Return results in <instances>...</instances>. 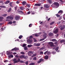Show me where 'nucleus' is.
<instances>
[{
	"label": "nucleus",
	"mask_w": 65,
	"mask_h": 65,
	"mask_svg": "<svg viewBox=\"0 0 65 65\" xmlns=\"http://www.w3.org/2000/svg\"><path fill=\"white\" fill-rule=\"evenodd\" d=\"M33 38L32 36H31L29 37H27V42L28 44H31L32 43V38Z\"/></svg>",
	"instance_id": "nucleus-1"
},
{
	"label": "nucleus",
	"mask_w": 65,
	"mask_h": 65,
	"mask_svg": "<svg viewBox=\"0 0 65 65\" xmlns=\"http://www.w3.org/2000/svg\"><path fill=\"white\" fill-rule=\"evenodd\" d=\"M48 44H49V46H48V48L49 49L52 48V47H53V45H54V44L53 43V42H50L48 43Z\"/></svg>",
	"instance_id": "nucleus-2"
},
{
	"label": "nucleus",
	"mask_w": 65,
	"mask_h": 65,
	"mask_svg": "<svg viewBox=\"0 0 65 65\" xmlns=\"http://www.w3.org/2000/svg\"><path fill=\"white\" fill-rule=\"evenodd\" d=\"M17 58H15L13 60V61H14V63H18L19 61H20V58H18V60H17Z\"/></svg>",
	"instance_id": "nucleus-3"
},
{
	"label": "nucleus",
	"mask_w": 65,
	"mask_h": 65,
	"mask_svg": "<svg viewBox=\"0 0 65 65\" xmlns=\"http://www.w3.org/2000/svg\"><path fill=\"white\" fill-rule=\"evenodd\" d=\"M54 4L55 6V7L56 8H58L59 6V4L57 2H55L54 3Z\"/></svg>",
	"instance_id": "nucleus-4"
},
{
	"label": "nucleus",
	"mask_w": 65,
	"mask_h": 65,
	"mask_svg": "<svg viewBox=\"0 0 65 65\" xmlns=\"http://www.w3.org/2000/svg\"><path fill=\"white\" fill-rule=\"evenodd\" d=\"M60 29L61 30H62L64 29H65V25H63V26H62V25H61L60 26Z\"/></svg>",
	"instance_id": "nucleus-5"
},
{
	"label": "nucleus",
	"mask_w": 65,
	"mask_h": 65,
	"mask_svg": "<svg viewBox=\"0 0 65 65\" xmlns=\"http://www.w3.org/2000/svg\"><path fill=\"white\" fill-rule=\"evenodd\" d=\"M43 37V39H40V41H42V40H44V39H45L46 38V35H44Z\"/></svg>",
	"instance_id": "nucleus-6"
},
{
	"label": "nucleus",
	"mask_w": 65,
	"mask_h": 65,
	"mask_svg": "<svg viewBox=\"0 0 65 65\" xmlns=\"http://www.w3.org/2000/svg\"><path fill=\"white\" fill-rule=\"evenodd\" d=\"M46 53H47V54L50 55L51 54V52H50V51H47L44 53V54L45 55Z\"/></svg>",
	"instance_id": "nucleus-7"
},
{
	"label": "nucleus",
	"mask_w": 65,
	"mask_h": 65,
	"mask_svg": "<svg viewBox=\"0 0 65 65\" xmlns=\"http://www.w3.org/2000/svg\"><path fill=\"white\" fill-rule=\"evenodd\" d=\"M54 30H55L53 31L54 33L56 34L58 32V29H56V28H54Z\"/></svg>",
	"instance_id": "nucleus-8"
},
{
	"label": "nucleus",
	"mask_w": 65,
	"mask_h": 65,
	"mask_svg": "<svg viewBox=\"0 0 65 65\" xmlns=\"http://www.w3.org/2000/svg\"><path fill=\"white\" fill-rule=\"evenodd\" d=\"M34 45H35V46H39L40 45V44L39 43H34Z\"/></svg>",
	"instance_id": "nucleus-9"
},
{
	"label": "nucleus",
	"mask_w": 65,
	"mask_h": 65,
	"mask_svg": "<svg viewBox=\"0 0 65 65\" xmlns=\"http://www.w3.org/2000/svg\"><path fill=\"white\" fill-rule=\"evenodd\" d=\"M19 50V48H18L15 47L11 50V51H17L18 50Z\"/></svg>",
	"instance_id": "nucleus-10"
},
{
	"label": "nucleus",
	"mask_w": 65,
	"mask_h": 65,
	"mask_svg": "<svg viewBox=\"0 0 65 65\" xmlns=\"http://www.w3.org/2000/svg\"><path fill=\"white\" fill-rule=\"evenodd\" d=\"M7 19H11V20H13V17H10V16H8L7 17Z\"/></svg>",
	"instance_id": "nucleus-11"
},
{
	"label": "nucleus",
	"mask_w": 65,
	"mask_h": 65,
	"mask_svg": "<svg viewBox=\"0 0 65 65\" xmlns=\"http://www.w3.org/2000/svg\"><path fill=\"white\" fill-rule=\"evenodd\" d=\"M20 17L19 16H16L15 18V20H19V19H20Z\"/></svg>",
	"instance_id": "nucleus-12"
},
{
	"label": "nucleus",
	"mask_w": 65,
	"mask_h": 65,
	"mask_svg": "<svg viewBox=\"0 0 65 65\" xmlns=\"http://www.w3.org/2000/svg\"><path fill=\"white\" fill-rule=\"evenodd\" d=\"M35 6H41V4L37 3L35 5Z\"/></svg>",
	"instance_id": "nucleus-13"
},
{
	"label": "nucleus",
	"mask_w": 65,
	"mask_h": 65,
	"mask_svg": "<svg viewBox=\"0 0 65 65\" xmlns=\"http://www.w3.org/2000/svg\"><path fill=\"white\" fill-rule=\"evenodd\" d=\"M58 49H59V47H57L56 48H55V51H56L57 52L59 53L60 51L59 50H58Z\"/></svg>",
	"instance_id": "nucleus-14"
},
{
	"label": "nucleus",
	"mask_w": 65,
	"mask_h": 65,
	"mask_svg": "<svg viewBox=\"0 0 65 65\" xmlns=\"http://www.w3.org/2000/svg\"><path fill=\"white\" fill-rule=\"evenodd\" d=\"M43 61V59L41 58L40 59V60L38 62V63H40L41 62V61Z\"/></svg>",
	"instance_id": "nucleus-15"
},
{
	"label": "nucleus",
	"mask_w": 65,
	"mask_h": 65,
	"mask_svg": "<svg viewBox=\"0 0 65 65\" xmlns=\"http://www.w3.org/2000/svg\"><path fill=\"white\" fill-rule=\"evenodd\" d=\"M48 35L50 36H53V34L51 32H50L48 34Z\"/></svg>",
	"instance_id": "nucleus-16"
},
{
	"label": "nucleus",
	"mask_w": 65,
	"mask_h": 65,
	"mask_svg": "<svg viewBox=\"0 0 65 65\" xmlns=\"http://www.w3.org/2000/svg\"><path fill=\"white\" fill-rule=\"evenodd\" d=\"M65 41V40H60V43H62L63 42H64Z\"/></svg>",
	"instance_id": "nucleus-17"
},
{
	"label": "nucleus",
	"mask_w": 65,
	"mask_h": 65,
	"mask_svg": "<svg viewBox=\"0 0 65 65\" xmlns=\"http://www.w3.org/2000/svg\"><path fill=\"white\" fill-rule=\"evenodd\" d=\"M10 2V1H7L5 2V4H8Z\"/></svg>",
	"instance_id": "nucleus-18"
},
{
	"label": "nucleus",
	"mask_w": 65,
	"mask_h": 65,
	"mask_svg": "<svg viewBox=\"0 0 65 65\" xmlns=\"http://www.w3.org/2000/svg\"><path fill=\"white\" fill-rule=\"evenodd\" d=\"M58 13H61V14L63 13V11L62 10H60L59 12Z\"/></svg>",
	"instance_id": "nucleus-19"
},
{
	"label": "nucleus",
	"mask_w": 65,
	"mask_h": 65,
	"mask_svg": "<svg viewBox=\"0 0 65 65\" xmlns=\"http://www.w3.org/2000/svg\"><path fill=\"white\" fill-rule=\"evenodd\" d=\"M48 58V56L47 55H46L44 57V59H47Z\"/></svg>",
	"instance_id": "nucleus-20"
},
{
	"label": "nucleus",
	"mask_w": 65,
	"mask_h": 65,
	"mask_svg": "<svg viewBox=\"0 0 65 65\" xmlns=\"http://www.w3.org/2000/svg\"><path fill=\"white\" fill-rule=\"evenodd\" d=\"M51 41H53V42H55L57 40H56L55 39H52L51 40Z\"/></svg>",
	"instance_id": "nucleus-21"
},
{
	"label": "nucleus",
	"mask_w": 65,
	"mask_h": 65,
	"mask_svg": "<svg viewBox=\"0 0 65 65\" xmlns=\"http://www.w3.org/2000/svg\"><path fill=\"white\" fill-rule=\"evenodd\" d=\"M19 58H21V59H23V58H24V56L23 55H22L19 56Z\"/></svg>",
	"instance_id": "nucleus-22"
},
{
	"label": "nucleus",
	"mask_w": 65,
	"mask_h": 65,
	"mask_svg": "<svg viewBox=\"0 0 65 65\" xmlns=\"http://www.w3.org/2000/svg\"><path fill=\"white\" fill-rule=\"evenodd\" d=\"M7 14H5L3 15H2V16H3L4 17H6V16H7Z\"/></svg>",
	"instance_id": "nucleus-23"
},
{
	"label": "nucleus",
	"mask_w": 65,
	"mask_h": 65,
	"mask_svg": "<svg viewBox=\"0 0 65 65\" xmlns=\"http://www.w3.org/2000/svg\"><path fill=\"white\" fill-rule=\"evenodd\" d=\"M44 7L45 8H48V5H44Z\"/></svg>",
	"instance_id": "nucleus-24"
},
{
	"label": "nucleus",
	"mask_w": 65,
	"mask_h": 65,
	"mask_svg": "<svg viewBox=\"0 0 65 65\" xmlns=\"http://www.w3.org/2000/svg\"><path fill=\"white\" fill-rule=\"evenodd\" d=\"M26 2L24 1L22 3V4L23 5H25V4H26Z\"/></svg>",
	"instance_id": "nucleus-25"
},
{
	"label": "nucleus",
	"mask_w": 65,
	"mask_h": 65,
	"mask_svg": "<svg viewBox=\"0 0 65 65\" xmlns=\"http://www.w3.org/2000/svg\"><path fill=\"white\" fill-rule=\"evenodd\" d=\"M31 46H32V45L31 44L28 45H27V47H31Z\"/></svg>",
	"instance_id": "nucleus-26"
},
{
	"label": "nucleus",
	"mask_w": 65,
	"mask_h": 65,
	"mask_svg": "<svg viewBox=\"0 0 65 65\" xmlns=\"http://www.w3.org/2000/svg\"><path fill=\"white\" fill-rule=\"evenodd\" d=\"M12 21H11L8 22V24H10V25H11L12 24Z\"/></svg>",
	"instance_id": "nucleus-27"
},
{
	"label": "nucleus",
	"mask_w": 65,
	"mask_h": 65,
	"mask_svg": "<svg viewBox=\"0 0 65 65\" xmlns=\"http://www.w3.org/2000/svg\"><path fill=\"white\" fill-rule=\"evenodd\" d=\"M11 8H10L9 9L8 11V12H10V11H11Z\"/></svg>",
	"instance_id": "nucleus-28"
},
{
	"label": "nucleus",
	"mask_w": 65,
	"mask_h": 65,
	"mask_svg": "<svg viewBox=\"0 0 65 65\" xmlns=\"http://www.w3.org/2000/svg\"><path fill=\"white\" fill-rule=\"evenodd\" d=\"M23 37V36L21 35H20L19 37V39H21L22 38V37Z\"/></svg>",
	"instance_id": "nucleus-29"
},
{
	"label": "nucleus",
	"mask_w": 65,
	"mask_h": 65,
	"mask_svg": "<svg viewBox=\"0 0 65 65\" xmlns=\"http://www.w3.org/2000/svg\"><path fill=\"white\" fill-rule=\"evenodd\" d=\"M20 9L21 10H24V7H20Z\"/></svg>",
	"instance_id": "nucleus-30"
},
{
	"label": "nucleus",
	"mask_w": 65,
	"mask_h": 65,
	"mask_svg": "<svg viewBox=\"0 0 65 65\" xmlns=\"http://www.w3.org/2000/svg\"><path fill=\"white\" fill-rule=\"evenodd\" d=\"M49 3H50V4H51V3H52V1L51 0H47Z\"/></svg>",
	"instance_id": "nucleus-31"
},
{
	"label": "nucleus",
	"mask_w": 65,
	"mask_h": 65,
	"mask_svg": "<svg viewBox=\"0 0 65 65\" xmlns=\"http://www.w3.org/2000/svg\"><path fill=\"white\" fill-rule=\"evenodd\" d=\"M55 23L54 22H53L51 23L50 24V25H53V24Z\"/></svg>",
	"instance_id": "nucleus-32"
},
{
	"label": "nucleus",
	"mask_w": 65,
	"mask_h": 65,
	"mask_svg": "<svg viewBox=\"0 0 65 65\" xmlns=\"http://www.w3.org/2000/svg\"><path fill=\"white\" fill-rule=\"evenodd\" d=\"M35 64V63H31L30 64H29V65H34Z\"/></svg>",
	"instance_id": "nucleus-33"
},
{
	"label": "nucleus",
	"mask_w": 65,
	"mask_h": 65,
	"mask_svg": "<svg viewBox=\"0 0 65 65\" xmlns=\"http://www.w3.org/2000/svg\"><path fill=\"white\" fill-rule=\"evenodd\" d=\"M26 6L28 8L30 7V4H27L26 5Z\"/></svg>",
	"instance_id": "nucleus-34"
},
{
	"label": "nucleus",
	"mask_w": 65,
	"mask_h": 65,
	"mask_svg": "<svg viewBox=\"0 0 65 65\" xmlns=\"http://www.w3.org/2000/svg\"><path fill=\"white\" fill-rule=\"evenodd\" d=\"M9 5L11 7H13L12 5V3L11 2L9 3Z\"/></svg>",
	"instance_id": "nucleus-35"
},
{
	"label": "nucleus",
	"mask_w": 65,
	"mask_h": 65,
	"mask_svg": "<svg viewBox=\"0 0 65 65\" xmlns=\"http://www.w3.org/2000/svg\"><path fill=\"white\" fill-rule=\"evenodd\" d=\"M4 19V18L3 17H2V16H0V19L1 20H3Z\"/></svg>",
	"instance_id": "nucleus-36"
},
{
	"label": "nucleus",
	"mask_w": 65,
	"mask_h": 65,
	"mask_svg": "<svg viewBox=\"0 0 65 65\" xmlns=\"http://www.w3.org/2000/svg\"><path fill=\"white\" fill-rule=\"evenodd\" d=\"M7 55H9L10 54V52H9L7 53Z\"/></svg>",
	"instance_id": "nucleus-37"
},
{
	"label": "nucleus",
	"mask_w": 65,
	"mask_h": 65,
	"mask_svg": "<svg viewBox=\"0 0 65 65\" xmlns=\"http://www.w3.org/2000/svg\"><path fill=\"white\" fill-rule=\"evenodd\" d=\"M28 55H29V56H31L32 55L31 54V53H29V52H28Z\"/></svg>",
	"instance_id": "nucleus-38"
},
{
	"label": "nucleus",
	"mask_w": 65,
	"mask_h": 65,
	"mask_svg": "<svg viewBox=\"0 0 65 65\" xmlns=\"http://www.w3.org/2000/svg\"><path fill=\"white\" fill-rule=\"evenodd\" d=\"M39 23L41 25H42V22H41V21H40L39 22Z\"/></svg>",
	"instance_id": "nucleus-39"
},
{
	"label": "nucleus",
	"mask_w": 65,
	"mask_h": 65,
	"mask_svg": "<svg viewBox=\"0 0 65 65\" xmlns=\"http://www.w3.org/2000/svg\"><path fill=\"white\" fill-rule=\"evenodd\" d=\"M44 47H42L40 49V50H44Z\"/></svg>",
	"instance_id": "nucleus-40"
},
{
	"label": "nucleus",
	"mask_w": 65,
	"mask_h": 65,
	"mask_svg": "<svg viewBox=\"0 0 65 65\" xmlns=\"http://www.w3.org/2000/svg\"><path fill=\"white\" fill-rule=\"evenodd\" d=\"M60 1L62 2H65V0H60Z\"/></svg>",
	"instance_id": "nucleus-41"
},
{
	"label": "nucleus",
	"mask_w": 65,
	"mask_h": 65,
	"mask_svg": "<svg viewBox=\"0 0 65 65\" xmlns=\"http://www.w3.org/2000/svg\"><path fill=\"white\" fill-rule=\"evenodd\" d=\"M28 52H29V53H30L31 54H33V53L32 51H29Z\"/></svg>",
	"instance_id": "nucleus-42"
},
{
	"label": "nucleus",
	"mask_w": 65,
	"mask_h": 65,
	"mask_svg": "<svg viewBox=\"0 0 65 65\" xmlns=\"http://www.w3.org/2000/svg\"><path fill=\"white\" fill-rule=\"evenodd\" d=\"M24 49L25 50H28V48L26 47H24Z\"/></svg>",
	"instance_id": "nucleus-43"
},
{
	"label": "nucleus",
	"mask_w": 65,
	"mask_h": 65,
	"mask_svg": "<svg viewBox=\"0 0 65 65\" xmlns=\"http://www.w3.org/2000/svg\"><path fill=\"white\" fill-rule=\"evenodd\" d=\"M57 17L58 18H59V17H60V15H58V14H57L56 15Z\"/></svg>",
	"instance_id": "nucleus-44"
},
{
	"label": "nucleus",
	"mask_w": 65,
	"mask_h": 65,
	"mask_svg": "<svg viewBox=\"0 0 65 65\" xmlns=\"http://www.w3.org/2000/svg\"><path fill=\"white\" fill-rule=\"evenodd\" d=\"M0 7H1V8H4V6H0Z\"/></svg>",
	"instance_id": "nucleus-45"
},
{
	"label": "nucleus",
	"mask_w": 65,
	"mask_h": 65,
	"mask_svg": "<svg viewBox=\"0 0 65 65\" xmlns=\"http://www.w3.org/2000/svg\"><path fill=\"white\" fill-rule=\"evenodd\" d=\"M22 12V11H18V12L20 14H21Z\"/></svg>",
	"instance_id": "nucleus-46"
},
{
	"label": "nucleus",
	"mask_w": 65,
	"mask_h": 65,
	"mask_svg": "<svg viewBox=\"0 0 65 65\" xmlns=\"http://www.w3.org/2000/svg\"><path fill=\"white\" fill-rule=\"evenodd\" d=\"M25 59H27L28 58V57L27 56H24V57Z\"/></svg>",
	"instance_id": "nucleus-47"
},
{
	"label": "nucleus",
	"mask_w": 65,
	"mask_h": 65,
	"mask_svg": "<svg viewBox=\"0 0 65 65\" xmlns=\"http://www.w3.org/2000/svg\"><path fill=\"white\" fill-rule=\"evenodd\" d=\"M35 36H36L37 37H38V36H39V35L37 34H36L35 35Z\"/></svg>",
	"instance_id": "nucleus-48"
},
{
	"label": "nucleus",
	"mask_w": 65,
	"mask_h": 65,
	"mask_svg": "<svg viewBox=\"0 0 65 65\" xmlns=\"http://www.w3.org/2000/svg\"><path fill=\"white\" fill-rule=\"evenodd\" d=\"M36 59H37V58H36V57H35L33 58V60H36Z\"/></svg>",
	"instance_id": "nucleus-49"
},
{
	"label": "nucleus",
	"mask_w": 65,
	"mask_h": 65,
	"mask_svg": "<svg viewBox=\"0 0 65 65\" xmlns=\"http://www.w3.org/2000/svg\"><path fill=\"white\" fill-rule=\"evenodd\" d=\"M25 64L26 65H28V61H26L25 62Z\"/></svg>",
	"instance_id": "nucleus-50"
},
{
	"label": "nucleus",
	"mask_w": 65,
	"mask_h": 65,
	"mask_svg": "<svg viewBox=\"0 0 65 65\" xmlns=\"http://www.w3.org/2000/svg\"><path fill=\"white\" fill-rule=\"evenodd\" d=\"M26 46V44H23V47H25V46Z\"/></svg>",
	"instance_id": "nucleus-51"
},
{
	"label": "nucleus",
	"mask_w": 65,
	"mask_h": 65,
	"mask_svg": "<svg viewBox=\"0 0 65 65\" xmlns=\"http://www.w3.org/2000/svg\"><path fill=\"white\" fill-rule=\"evenodd\" d=\"M20 54H25V53H24V52H21L20 53Z\"/></svg>",
	"instance_id": "nucleus-52"
},
{
	"label": "nucleus",
	"mask_w": 65,
	"mask_h": 65,
	"mask_svg": "<svg viewBox=\"0 0 65 65\" xmlns=\"http://www.w3.org/2000/svg\"><path fill=\"white\" fill-rule=\"evenodd\" d=\"M1 31H3L4 30V29H3V28H2L1 29Z\"/></svg>",
	"instance_id": "nucleus-53"
},
{
	"label": "nucleus",
	"mask_w": 65,
	"mask_h": 65,
	"mask_svg": "<svg viewBox=\"0 0 65 65\" xmlns=\"http://www.w3.org/2000/svg\"><path fill=\"white\" fill-rule=\"evenodd\" d=\"M4 62H5L6 63V62H8V61L7 60H5L4 61Z\"/></svg>",
	"instance_id": "nucleus-54"
},
{
	"label": "nucleus",
	"mask_w": 65,
	"mask_h": 65,
	"mask_svg": "<svg viewBox=\"0 0 65 65\" xmlns=\"http://www.w3.org/2000/svg\"><path fill=\"white\" fill-rule=\"evenodd\" d=\"M34 42H36V41H37L36 40V39H35V38H34Z\"/></svg>",
	"instance_id": "nucleus-55"
},
{
	"label": "nucleus",
	"mask_w": 65,
	"mask_h": 65,
	"mask_svg": "<svg viewBox=\"0 0 65 65\" xmlns=\"http://www.w3.org/2000/svg\"><path fill=\"white\" fill-rule=\"evenodd\" d=\"M20 63H25V62H24V61L22 60L20 61Z\"/></svg>",
	"instance_id": "nucleus-56"
},
{
	"label": "nucleus",
	"mask_w": 65,
	"mask_h": 65,
	"mask_svg": "<svg viewBox=\"0 0 65 65\" xmlns=\"http://www.w3.org/2000/svg\"><path fill=\"white\" fill-rule=\"evenodd\" d=\"M29 27H32V24H30L29 25Z\"/></svg>",
	"instance_id": "nucleus-57"
},
{
	"label": "nucleus",
	"mask_w": 65,
	"mask_h": 65,
	"mask_svg": "<svg viewBox=\"0 0 65 65\" xmlns=\"http://www.w3.org/2000/svg\"><path fill=\"white\" fill-rule=\"evenodd\" d=\"M43 52H41L40 53V54H43Z\"/></svg>",
	"instance_id": "nucleus-58"
},
{
	"label": "nucleus",
	"mask_w": 65,
	"mask_h": 65,
	"mask_svg": "<svg viewBox=\"0 0 65 65\" xmlns=\"http://www.w3.org/2000/svg\"><path fill=\"white\" fill-rule=\"evenodd\" d=\"M15 57L16 58H19V56L18 55H15Z\"/></svg>",
	"instance_id": "nucleus-59"
},
{
	"label": "nucleus",
	"mask_w": 65,
	"mask_h": 65,
	"mask_svg": "<svg viewBox=\"0 0 65 65\" xmlns=\"http://www.w3.org/2000/svg\"><path fill=\"white\" fill-rule=\"evenodd\" d=\"M16 3L17 4H19V2L17 1L16 2Z\"/></svg>",
	"instance_id": "nucleus-60"
},
{
	"label": "nucleus",
	"mask_w": 65,
	"mask_h": 65,
	"mask_svg": "<svg viewBox=\"0 0 65 65\" xmlns=\"http://www.w3.org/2000/svg\"><path fill=\"white\" fill-rule=\"evenodd\" d=\"M62 19V18L61 17H59V20H61Z\"/></svg>",
	"instance_id": "nucleus-61"
},
{
	"label": "nucleus",
	"mask_w": 65,
	"mask_h": 65,
	"mask_svg": "<svg viewBox=\"0 0 65 65\" xmlns=\"http://www.w3.org/2000/svg\"><path fill=\"white\" fill-rule=\"evenodd\" d=\"M19 39H17L15 40V41H19Z\"/></svg>",
	"instance_id": "nucleus-62"
},
{
	"label": "nucleus",
	"mask_w": 65,
	"mask_h": 65,
	"mask_svg": "<svg viewBox=\"0 0 65 65\" xmlns=\"http://www.w3.org/2000/svg\"><path fill=\"white\" fill-rule=\"evenodd\" d=\"M27 14H30V11H29L27 13Z\"/></svg>",
	"instance_id": "nucleus-63"
},
{
	"label": "nucleus",
	"mask_w": 65,
	"mask_h": 65,
	"mask_svg": "<svg viewBox=\"0 0 65 65\" xmlns=\"http://www.w3.org/2000/svg\"><path fill=\"white\" fill-rule=\"evenodd\" d=\"M61 23H64V21L63 20H62L61 21Z\"/></svg>",
	"instance_id": "nucleus-64"
}]
</instances>
